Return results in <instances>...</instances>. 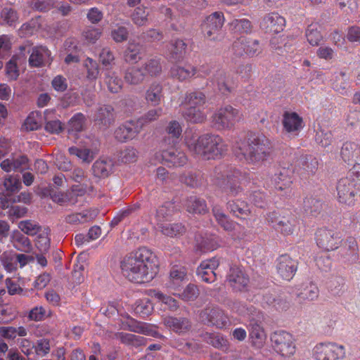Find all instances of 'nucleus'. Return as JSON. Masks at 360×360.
<instances>
[{
    "label": "nucleus",
    "instance_id": "nucleus-10",
    "mask_svg": "<svg viewBox=\"0 0 360 360\" xmlns=\"http://www.w3.org/2000/svg\"><path fill=\"white\" fill-rule=\"evenodd\" d=\"M315 239L318 247L328 252L337 250L343 241L340 232L326 228L319 229Z\"/></svg>",
    "mask_w": 360,
    "mask_h": 360
},
{
    "label": "nucleus",
    "instance_id": "nucleus-52",
    "mask_svg": "<svg viewBox=\"0 0 360 360\" xmlns=\"http://www.w3.org/2000/svg\"><path fill=\"white\" fill-rule=\"evenodd\" d=\"M187 44L182 39H176L171 43V50L169 51L170 58L179 60L182 59L186 53Z\"/></svg>",
    "mask_w": 360,
    "mask_h": 360
},
{
    "label": "nucleus",
    "instance_id": "nucleus-32",
    "mask_svg": "<svg viewBox=\"0 0 360 360\" xmlns=\"http://www.w3.org/2000/svg\"><path fill=\"white\" fill-rule=\"evenodd\" d=\"M212 214L217 224L226 231L231 232L235 230L238 223L231 220L228 215L224 214L222 209L217 205L212 207Z\"/></svg>",
    "mask_w": 360,
    "mask_h": 360
},
{
    "label": "nucleus",
    "instance_id": "nucleus-9",
    "mask_svg": "<svg viewBox=\"0 0 360 360\" xmlns=\"http://www.w3.org/2000/svg\"><path fill=\"white\" fill-rule=\"evenodd\" d=\"M271 342L274 351L283 357H290L296 352L295 339L292 334L285 330L273 333Z\"/></svg>",
    "mask_w": 360,
    "mask_h": 360
},
{
    "label": "nucleus",
    "instance_id": "nucleus-43",
    "mask_svg": "<svg viewBox=\"0 0 360 360\" xmlns=\"http://www.w3.org/2000/svg\"><path fill=\"white\" fill-rule=\"evenodd\" d=\"M13 246L20 252H30L32 249L30 240L20 232H14L12 236Z\"/></svg>",
    "mask_w": 360,
    "mask_h": 360
},
{
    "label": "nucleus",
    "instance_id": "nucleus-41",
    "mask_svg": "<svg viewBox=\"0 0 360 360\" xmlns=\"http://www.w3.org/2000/svg\"><path fill=\"white\" fill-rule=\"evenodd\" d=\"M185 207L190 213L205 214L207 212L205 200L195 195L190 196L186 199Z\"/></svg>",
    "mask_w": 360,
    "mask_h": 360
},
{
    "label": "nucleus",
    "instance_id": "nucleus-5",
    "mask_svg": "<svg viewBox=\"0 0 360 360\" xmlns=\"http://www.w3.org/2000/svg\"><path fill=\"white\" fill-rule=\"evenodd\" d=\"M337 198L340 203L352 205L360 193V164L355 163L346 174L338 180Z\"/></svg>",
    "mask_w": 360,
    "mask_h": 360
},
{
    "label": "nucleus",
    "instance_id": "nucleus-35",
    "mask_svg": "<svg viewBox=\"0 0 360 360\" xmlns=\"http://www.w3.org/2000/svg\"><path fill=\"white\" fill-rule=\"evenodd\" d=\"M205 107H187L185 108L183 116L187 122L195 124L203 123L207 119Z\"/></svg>",
    "mask_w": 360,
    "mask_h": 360
},
{
    "label": "nucleus",
    "instance_id": "nucleus-8",
    "mask_svg": "<svg viewBox=\"0 0 360 360\" xmlns=\"http://www.w3.org/2000/svg\"><path fill=\"white\" fill-rule=\"evenodd\" d=\"M240 111L230 105L221 107L212 116V123L219 130L231 129L241 119Z\"/></svg>",
    "mask_w": 360,
    "mask_h": 360
},
{
    "label": "nucleus",
    "instance_id": "nucleus-7",
    "mask_svg": "<svg viewBox=\"0 0 360 360\" xmlns=\"http://www.w3.org/2000/svg\"><path fill=\"white\" fill-rule=\"evenodd\" d=\"M314 360H342L346 357V348L335 342L317 343L312 349Z\"/></svg>",
    "mask_w": 360,
    "mask_h": 360
},
{
    "label": "nucleus",
    "instance_id": "nucleus-13",
    "mask_svg": "<svg viewBox=\"0 0 360 360\" xmlns=\"http://www.w3.org/2000/svg\"><path fill=\"white\" fill-rule=\"evenodd\" d=\"M200 319L205 323L223 328L229 322L228 316L217 307H207L200 313Z\"/></svg>",
    "mask_w": 360,
    "mask_h": 360
},
{
    "label": "nucleus",
    "instance_id": "nucleus-40",
    "mask_svg": "<svg viewBox=\"0 0 360 360\" xmlns=\"http://www.w3.org/2000/svg\"><path fill=\"white\" fill-rule=\"evenodd\" d=\"M146 77L145 72L142 68L135 66L129 67L124 73V81L131 85H138L141 84Z\"/></svg>",
    "mask_w": 360,
    "mask_h": 360
},
{
    "label": "nucleus",
    "instance_id": "nucleus-42",
    "mask_svg": "<svg viewBox=\"0 0 360 360\" xmlns=\"http://www.w3.org/2000/svg\"><path fill=\"white\" fill-rule=\"evenodd\" d=\"M145 97L153 105H158L163 98L162 86L157 82L152 83L146 91Z\"/></svg>",
    "mask_w": 360,
    "mask_h": 360
},
{
    "label": "nucleus",
    "instance_id": "nucleus-16",
    "mask_svg": "<svg viewBox=\"0 0 360 360\" xmlns=\"http://www.w3.org/2000/svg\"><path fill=\"white\" fill-rule=\"evenodd\" d=\"M233 50L238 56L243 53L250 56H254L261 52L259 42L257 39H250L240 37L233 44Z\"/></svg>",
    "mask_w": 360,
    "mask_h": 360
},
{
    "label": "nucleus",
    "instance_id": "nucleus-55",
    "mask_svg": "<svg viewBox=\"0 0 360 360\" xmlns=\"http://www.w3.org/2000/svg\"><path fill=\"white\" fill-rule=\"evenodd\" d=\"M303 207L307 213L315 216L321 210L322 202L321 200L312 196H307L304 200Z\"/></svg>",
    "mask_w": 360,
    "mask_h": 360
},
{
    "label": "nucleus",
    "instance_id": "nucleus-24",
    "mask_svg": "<svg viewBox=\"0 0 360 360\" xmlns=\"http://www.w3.org/2000/svg\"><path fill=\"white\" fill-rule=\"evenodd\" d=\"M294 169L292 167H283L274 178V186L276 190L289 189L293 182Z\"/></svg>",
    "mask_w": 360,
    "mask_h": 360
},
{
    "label": "nucleus",
    "instance_id": "nucleus-63",
    "mask_svg": "<svg viewBox=\"0 0 360 360\" xmlns=\"http://www.w3.org/2000/svg\"><path fill=\"white\" fill-rule=\"evenodd\" d=\"M200 295L199 289L197 285L189 283L181 294L179 297L186 302L195 300Z\"/></svg>",
    "mask_w": 360,
    "mask_h": 360
},
{
    "label": "nucleus",
    "instance_id": "nucleus-49",
    "mask_svg": "<svg viewBox=\"0 0 360 360\" xmlns=\"http://www.w3.org/2000/svg\"><path fill=\"white\" fill-rule=\"evenodd\" d=\"M158 226L162 234L169 237L181 236L186 230L185 226L181 223H174L172 224H162Z\"/></svg>",
    "mask_w": 360,
    "mask_h": 360
},
{
    "label": "nucleus",
    "instance_id": "nucleus-3",
    "mask_svg": "<svg viewBox=\"0 0 360 360\" xmlns=\"http://www.w3.org/2000/svg\"><path fill=\"white\" fill-rule=\"evenodd\" d=\"M185 143L191 155L203 160H219L229 149L224 139L212 133L186 136Z\"/></svg>",
    "mask_w": 360,
    "mask_h": 360
},
{
    "label": "nucleus",
    "instance_id": "nucleus-12",
    "mask_svg": "<svg viewBox=\"0 0 360 360\" xmlns=\"http://www.w3.org/2000/svg\"><path fill=\"white\" fill-rule=\"evenodd\" d=\"M285 25V18L278 12L274 11L264 15L259 27L266 33L278 34L283 31Z\"/></svg>",
    "mask_w": 360,
    "mask_h": 360
},
{
    "label": "nucleus",
    "instance_id": "nucleus-20",
    "mask_svg": "<svg viewBox=\"0 0 360 360\" xmlns=\"http://www.w3.org/2000/svg\"><path fill=\"white\" fill-rule=\"evenodd\" d=\"M227 281L235 290L242 291L248 287L250 279L243 269L233 266L229 270Z\"/></svg>",
    "mask_w": 360,
    "mask_h": 360
},
{
    "label": "nucleus",
    "instance_id": "nucleus-14",
    "mask_svg": "<svg viewBox=\"0 0 360 360\" xmlns=\"http://www.w3.org/2000/svg\"><path fill=\"white\" fill-rule=\"evenodd\" d=\"M210 81L213 84L217 85L219 91L223 94L230 93L236 84L233 73L226 72L223 69H217L212 76Z\"/></svg>",
    "mask_w": 360,
    "mask_h": 360
},
{
    "label": "nucleus",
    "instance_id": "nucleus-45",
    "mask_svg": "<svg viewBox=\"0 0 360 360\" xmlns=\"http://www.w3.org/2000/svg\"><path fill=\"white\" fill-rule=\"evenodd\" d=\"M305 37L308 43L317 46L323 39V35L320 31V25L318 24H311L308 25L305 31Z\"/></svg>",
    "mask_w": 360,
    "mask_h": 360
},
{
    "label": "nucleus",
    "instance_id": "nucleus-18",
    "mask_svg": "<svg viewBox=\"0 0 360 360\" xmlns=\"http://www.w3.org/2000/svg\"><path fill=\"white\" fill-rule=\"evenodd\" d=\"M219 265V260L216 257L202 261L197 269L198 276L206 283H213L217 278L215 270Z\"/></svg>",
    "mask_w": 360,
    "mask_h": 360
},
{
    "label": "nucleus",
    "instance_id": "nucleus-61",
    "mask_svg": "<svg viewBox=\"0 0 360 360\" xmlns=\"http://www.w3.org/2000/svg\"><path fill=\"white\" fill-rule=\"evenodd\" d=\"M319 290L317 286L310 284L300 292L297 297L300 301H314L319 297Z\"/></svg>",
    "mask_w": 360,
    "mask_h": 360
},
{
    "label": "nucleus",
    "instance_id": "nucleus-47",
    "mask_svg": "<svg viewBox=\"0 0 360 360\" xmlns=\"http://www.w3.org/2000/svg\"><path fill=\"white\" fill-rule=\"evenodd\" d=\"M27 335V330L24 326L15 328L13 326L0 327V335L8 340H14L18 336L25 337Z\"/></svg>",
    "mask_w": 360,
    "mask_h": 360
},
{
    "label": "nucleus",
    "instance_id": "nucleus-37",
    "mask_svg": "<svg viewBox=\"0 0 360 360\" xmlns=\"http://www.w3.org/2000/svg\"><path fill=\"white\" fill-rule=\"evenodd\" d=\"M98 212L96 210H84L82 212H77L68 214L65 217V221L71 224H83L93 220L97 216Z\"/></svg>",
    "mask_w": 360,
    "mask_h": 360
},
{
    "label": "nucleus",
    "instance_id": "nucleus-23",
    "mask_svg": "<svg viewBox=\"0 0 360 360\" xmlns=\"http://www.w3.org/2000/svg\"><path fill=\"white\" fill-rule=\"evenodd\" d=\"M51 51L45 46H36L32 48L29 58L30 67L39 68L44 66L46 63L51 62Z\"/></svg>",
    "mask_w": 360,
    "mask_h": 360
},
{
    "label": "nucleus",
    "instance_id": "nucleus-53",
    "mask_svg": "<svg viewBox=\"0 0 360 360\" xmlns=\"http://www.w3.org/2000/svg\"><path fill=\"white\" fill-rule=\"evenodd\" d=\"M105 83L108 90L113 94L118 93L122 89L123 83L115 72H108L105 77Z\"/></svg>",
    "mask_w": 360,
    "mask_h": 360
},
{
    "label": "nucleus",
    "instance_id": "nucleus-54",
    "mask_svg": "<svg viewBox=\"0 0 360 360\" xmlns=\"http://www.w3.org/2000/svg\"><path fill=\"white\" fill-rule=\"evenodd\" d=\"M333 88L342 95H347L349 88V77L345 72H340L333 84Z\"/></svg>",
    "mask_w": 360,
    "mask_h": 360
},
{
    "label": "nucleus",
    "instance_id": "nucleus-34",
    "mask_svg": "<svg viewBox=\"0 0 360 360\" xmlns=\"http://www.w3.org/2000/svg\"><path fill=\"white\" fill-rule=\"evenodd\" d=\"M227 209L234 217L240 219H245L251 211L249 205L240 200H229L226 203Z\"/></svg>",
    "mask_w": 360,
    "mask_h": 360
},
{
    "label": "nucleus",
    "instance_id": "nucleus-11",
    "mask_svg": "<svg viewBox=\"0 0 360 360\" xmlns=\"http://www.w3.org/2000/svg\"><path fill=\"white\" fill-rule=\"evenodd\" d=\"M224 21V13L221 11H216L208 15L202 27L205 37L214 41L220 39L221 29Z\"/></svg>",
    "mask_w": 360,
    "mask_h": 360
},
{
    "label": "nucleus",
    "instance_id": "nucleus-48",
    "mask_svg": "<svg viewBox=\"0 0 360 360\" xmlns=\"http://www.w3.org/2000/svg\"><path fill=\"white\" fill-rule=\"evenodd\" d=\"M129 330L134 333H142L144 335L153 336L154 338L163 337L156 330L153 328L149 325L146 323H138L134 320H131V324L129 325Z\"/></svg>",
    "mask_w": 360,
    "mask_h": 360
},
{
    "label": "nucleus",
    "instance_id": "nucleus-2",
    "mask_svg": "<svg viewBox=\"0 0 360 360\" xmlns=\"http://www.w3.org/2000/svg\"><path fill=\"white\" fill-rule=\"evenodd\" d=\"M271 140L264 134L249 132L238 136L232 143L236 158L248 165H259L266 161L272 150Z\"/></svg>",
    "mask_w": 360,
    "mask_h": 360
},
{
    "label": "nucleus",
    "instance_id": "nucleus-29",
    "mask_svg": "<svg viewBox=\"0 0 360 360\" xmlns=\"http://www.w3.org/2000/svg\"><path fill=\"white\" fill-rule=\"evenodd\" d=\"M186 278V269L182 266H174L170 270L169 279L166 285L168 288L176 290Z\"/></svg>",
    "mask_w": 360,
    "mask_h": 360
},
{
    "label": "nucleus",
    "instance_id": "nucleus-15",
    "mask_svg": "<svg viewBox=\"0 0 360 360\" xmlns=\"http://www.w3.org/2000/svg\"><path fill=\"white\" fill-rule=\"evenodd\" d=\"M282 124L283 130L294 136H297L304 128L303 119L297 112L285 111L282 115Z\"/></svg>",
    "mask_w": 360,
    "mask_h": 360
},
{
    "label": "nucleus",
    "instance_id": "nucleus-39",
    "mask_svg": "<svg viewBox=\"0 0 360 360\" xmlns=\"http://www.w3.org/2000/svg\"><path fill=\"white\" fill-rule=\"evenodd\" d=\"M158 302L165 305V308L171 311H175L179 308L178 302L171 296L164 294L158 290H150L148 294Z\"/></svg>",
    "mask_w": 360,
    "mask_h": 360
},
{
    "label": "nucleus",
    "instance_id": "nucleus-46",
    "mask_svg": "<svg viewBox=\"0 0 360 360\" xmlns=\"http://www.w3.org/2000/svg\"><path fill=\"white\" fill-rule=\"evenodd\" d=\"M85 116L82 112L74 115L68 123V134H75L82 131L84 128Z\"/></svg>",
    "mask_w": 360,
    "mask_h": 360
},
{
    "label": "nucleus",
    "instance_id": "nucleus-59",
    "mask_svg": "<svg viewBox=\"0 0 360 360\" xmlns=\"http://www.w3.org/2000/svg\"><path fill=\"white\" fill-rule=\"evenodd\" d=\"M120 338L122 343L134 347L144 345L146 343V339L144 337L131 333H121Z\"/></svg>",
    "mask_w": 360,
    "mask_h": 360
},
{
    "label": "nucleus",
    "instance_id": "nucleus-6",
    "mask_svg": "<svg viewBox=\"0 0 360 360\" xmlns=\"http://www.w3.org/2000/svg\"><path fill=\"white\" fill-rule=\"evenodd\" d=\"M265 220L269 226L284 236L292 235L297 226L296 216L288 209L270 212L266 214Z\"/></svg>",
    "mask_w": 360,
    "mask_h": 360
},
{
    "label": "nucleus",
    "instance_id": "nucleus-26",
    "mask_svg": "<svg viewBox=\"0 0 360 360\" xmlns=\"http://www.w3.org/2000/svg\"><path fill=\"white\" fill-rule=\"evenodd\" d=\"M249 333L252 345L257 348L262 347L266 342V335L261 324L252 320L250 323Z\"/></svg>",
    "mask_w": 360,
    "mask_h": 360
},
{
    "label": "nucleus",
    "instance_id": "nucleus-56",
    "mask_svg": "<svg viewBox=\"0 0 360 360\" xmlns=\"http://www.w3.org/2000/svg\"><path fill=\"white\" fill-rule=\"evenodd\" d=\"M18 18V13L14 9L11 8H4L1 11L0 22L2 25L15 26Z\"/></svg>",
    "mask_w": 360,
    "mask_h": 360
},
{
    "label": "nucleus",
    "instance_id": "nucleus-4",
    "mask_svg": "<svg viewBox=\"0 0 360 360\" xmlns=\"http://www.w3.org/2000/svg\"><path fill=\"white\" fill-rule=\"evenodd\" d=\"M214 183L229 196L240 195L244 191V188H252V178L248 172L236 168L225 171L219 167L214 169Z\"/></svg>",
    "mask_w": 360,
    "mask_h": 360
},
{
    "label": "nucleus",
    "instance_id": "nucleus-25",
    "mask_svg": "<svg viewBox=\"0 0 360 360\" xmlns=\"http://www.w3.org/2000/svg\"><path fill=\"white\" fill-rule=\"evenodd\" d=\"M178 211L174 202L167 201L158 207L156 210L155 219L157 225L159 226L173 219L174 214Z\"/></svg>",
    "mask_w": 360,
    "mask_h": 360
},
{
    "label": "nucleus",
    "instance_id": "nucleus-31",
    "mask_svg": "<svg viewBox=\"0 0 360 360\" xmlns=\"http://www.w3.org/2000/svg\"><path fill=\"white\" fill-rule=\"evenodd\" d=\"M340 155L345 162L360 160V145L352 141L345 142L342 146Z\"/></svg>",
    "mask_w": 360,
    "mask_h": 360
},
{
    "label": "nucleus",
    "instance_id": "nucleus-44",
    "mask_svg": "<svg viewBox=\"0 0 360 360\" xmlns=\"http://www.w3.org/2000/svg\"><path fill=\"white\" fill-rule=\"evenodd\" d=\"M141 68H142L146 75L156 77L162 72L160 58L158 57L149 58L144 62Z\"/></svg>",
    "mask_w": 360,
    "mask_h": 360
},
{
    "label": "nucleus",
    "instance_id": "nucleus-38",
    "mask_svg": "<svg viewBox=\"0 0 360 360\" xmlns=\"http://www.w3.org/2000/svg\"><path fill=\"white\" fill-rule=\"evenodd\" d=\"M206 101L204 93L200 91H194L186 94L181 104L187 107H205Z\"/></svg>",
    "mask_w": 360,
    "mask_h": 360
},
{
    "label": "nucleus",
    "instance_id": "nucleus-62",
    "mask_svg": "<svg viewBox=\"0 0 360 360\" xmlns=\"http://www.w3.org/2000/svg\"><path fill=\"white\" fill-rule=\"evenodd\" d=\"M148 13L143 6L136 7L131 14L133 22L138 26H143L148 22Z\"/></svg>",
    "mask_w": 360,
    "mask_h": 360
},
{
    "label": "nucleus",
    "instance_id": "nucleus-17",
    "mask_svg": "<svg viewBox=\"0 0 360 360\" xmlns=\"http://www.w3.org/2000/svg\"><path fill=\"white\" fill-rule=\"evenodd\" d=\"M162 322L170 331L180 335L186 334L192 328L191 321L186 317L168 316L163 319Z\"/></svg>",
    "mask_w": 360,
    "mask_h": 360
},
{
    "label": "nucleus",
    "instance_id": "nucleus-50",
    "mask_svg": "<svg viewBox=\"0 0 360 360\" xmlns=\"http://www.w3.org/2000/svg\"><path fill=\"white\" fill-rule=\"evenodd\" d=\"M230 29L234 33L248 34L252 32V25L247 18L234 19L229 23Z\"/></svg>",
    "mask_w": 360,
    "mask_h": 360
},
{
    "label": "nucleus",
    "instance_id": "nucleus-33",
    "mask_svg": "<svg viewBox=\"0 0 360 360\" xmlns=\"http://www.w3.org/2000/svg\"><path fill=\"white\" fill-rule=\"evenodd\" d=\"M113 162L110 159H98L92 166V172L95 176L98 178H106L113 169Z\"/></svg>",
    "mask_w": 360,
    "mask_h": 360
},
{
    "label": "nucleus",
    "instance_id": "nucleus-27",
    "mask_svg": "<svg viewBox=\"0 0 360 360\" xmlns=\"http://www.w3.org/2000/svg\"><path fill=\"white\" fill-rule=\"evenodd\" d=\"M94 121L105 128L110 127L115 122L114 108L110 105H103L98 108Z\"/></svg>",
    "mask_w": 360,
    "mask_h": 360
},
{
    "label": "nucleus",
    "instance_id": "nucleus-64",
    "mask_svg": "<svg viewBox=\"0 0 360 360\" xmlns=\"http://www.w3.org/2000/svg\"><path fill=\"white\" fill-rule=\"evenodd\" d=\"M39 27L38 20L32 19L22 25L18 30V34L21 37H26L32 35Z\"/></svg>",
    "mask_w": 360,
    "mask_h": 360
},
{
    "label": "nucleus",
    "instance_id": "nucleus-1",
    "mask_svg": "<svg viewBox=\"0 0 360 360\" xmlns=\"http://www.w3.org/2000/svg\"><path fill=\"white\" fill-rule=\"evenodd\" d=\"M122 275L134 283L150 282L158 274L160 264L155 254L146 247H141L127 254L120 262Z\"/></svg>",
    "mask_w": 360,
    "mask_h": 360
},
{
    "label": "nucleus",
    "instance_id": "nucleus-57",
    "mask_svg": "<svg viewBox=\"0 0 360 360\" xmlns=\"http://www.w3.org/2000/svg\"><path fill=\"white\" fill-rule=\"evenodd\" d=\"M162 108L160 107L150 109L140 118H139L136 122L139 123V124H140L141 129H142L144 125L157 120L162 115Z\"/></svg>",
    "mask_w": 360,
    "mask_h": 360
},
{
    "label": "nucleus",
    "instance_id": "nucleus-36",
    "mask_svg": "<svg viewBox=\"0 0 360 360\" xmlns=\"http://www.w3.org/2000/svg\"><path fill=\"white\" fill-rule=\"evenodd\" d=\"M202 339L214 347L222 350L228 349V340L221 334L216 332H205L200 335Z\"/></svg>",
    "mask_w": 360,
    "mask_h": 360
},
{
    "label": "nucleus",
    "instance_id": "nucleus-30",
    "mask_svg": "<svg viewBox=\"0 0 360 360\" xmlns=\"http://www.w3.org/2000/svg\"><path fill=\"white\" fill-rule=\"evenodd\" d=\"M198 72L196 67L187 64L184 66L174 65L170 69L171 77L179 82H184L193 77Z\"/></svg>",
    "mask_w": 360,
    "mask_h": 360
},
{
    "label": "nucleus",
    "instance_id": "nucleus-51",
    "mask_svg": "<svg viewBox=\"0 0 360 360\" xmlns=\"http://www.w3.org/2000/svg\"><path fill=\"white\" fill-rule=\"evenodd\" d=\"M165 131L169 136V144H175L181 136L182 127L179 122L172 120L169 122Z\"/></svg>",
    "mask_w": 360,
    "mask_h": 360
},
{
    "label": "nucleus",
    "instance_id": "nucleus-60",
    "mask_svg": "<svg viewBox=\"0 0 360 360\" xmlns=\"http://www.w3.org/2000/svg\"><path fill=\"white\" fill-rule=\"evenodd\" d=\"M51 198L53 200V201L60 205L65 202H68L71 205H75L77 202V198L75 195V194L72 192L52 193H51Z\"/></svg>",
    "mask_w": 360,
    "mask_h": 360
},
{
    "label": "nucleus",
    "instance_id": "nucleus-22",
    "mask_svg": "<svg viewBox=\"0 0 360 360\" xmlns=\"http://www.w3.org/2000/svg\"><path fill=\"white\" fill-rule=\"evenodd\" d=\"M160 156L162 162L167 163L169 167L184 166L186 164L188 160L184 152L178 150L174 147H171L168 150H162Z\"/></svg>",
    "mask_w": 360,
    "mask_h": 360
},
{
    "label": "nucleus",
    "instance_id": "nucleus-28",
    "mask_svg": "<svg viewBox=\"0 0 360 360\" xmlns=\"http://www.w3.org/2000/svg\"><path fill=\"white\" fill-rule=\"evenodd\" d=\"M340 252L346 262H356L359 258V247L356 238L348 237Z\"/></svg>",
    "mask_w": 360,
    "mask_h": 360
},
{
    "label": "nucleus",
    "instance_id": "nucleus-19",
    "mask_svg": "<svg viewBox=\"0 0 360 360\" xmlns=\"http://www.w3.org/2000/svg\"><path fill=\"white\" fill-rule=\"evenodd\" d=\"M297 268V262L288 255H282L278 258L277 271L283 279L291 280Z\"/></svg>",
    "mask_w": 360,
    "mask_h": 360
},
{
    "label": "nucleus",
    "instance_id": "nucleus-58",
    "mask_svg": "<svg viewBox=\"0 0 360 360\" xmlns=\"http://www.w3.org/2000/svg\"><path fill=\"white\" fill-rule=\"evenodd\" d=\"M68 152L70 155L77 157L84 162L89 163L94 158L93 152L88 148H79L76 146H72L68 148Z\"/></svg>",
    "mask_w": 360,
    "mask_h": 360
},
{
    "label": "nucleus",
    "instance_id": "nucleus-21",
    "mask_svg": "<svg viewBox=\"0 0 360 360\" xmlns=\"http://www.w3.org/2000/svg\"><path fill=\"white\" fill-rule=\"evenodd\" d=\"M141 126L136 120H130L124 122L115 131V137L121 142L131 140L141 131Z\"/></svg>",
    "mask_w": 360,
    "mask_h": 360
}]
</instances>
